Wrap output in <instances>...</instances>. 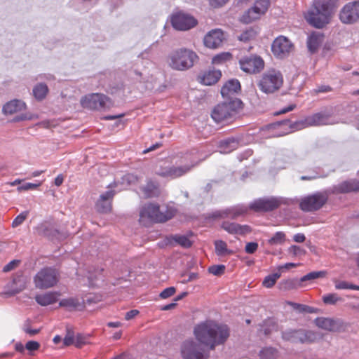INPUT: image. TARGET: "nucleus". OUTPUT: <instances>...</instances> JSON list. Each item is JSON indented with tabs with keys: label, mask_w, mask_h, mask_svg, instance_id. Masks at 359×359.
<instances>
[{
	"label": "nucleus",
	"mask_w": 359,
	"mask_h": 359,
	"mask_svg": "<svg viewBox=\"0 0 359 359\" xmlns=\"http://www.w3.org/2000/svg\"><path fill=\"white\" fill-rule=\"evenodd\" d=\"M194 334L201 344L214 350L216 346L223 344L226 341L229 337V330L226 325L206 320L195 326Z\"/></svg>",
	"instance_id": "1"
},
{
	"label": "nucleus",
	"mask_w": 359,
	"mask_h": 359,
	"mask_svg": "<svg viewBox=\"0 0 359 359\" xmlns=\"http://www.w3.org/2000/svg\"><path fill=\"white\" fill-rule=\"evenodd\" d=\"M338 7V0H315L304 14L307 22L320 29L327 25Z\"/></svg>",
	"instance_id": "2"
},
{
	"label": "nucleus",
	"mask_w": 359,
	"mask_h": 359,
	"mask_svg": "<svg viewBox=\"0 0 359 359\" xmlns=\"http://www.w3.org/2000/svg\"><path fill=\"white\" fill-rule=\"evenodd\" d=\"M176 214V210L170 206L161 207L156 203H147L141 206L139 212V222L144 226L154 224L165 223Z\"/></svg>",
	"instance_id": "3"
},
{
	"label": "nucleus",
	"mask_w": 359,
	"mask_h": 359,
	"mask_svg": "<svg viewBox=\"0 0 359 359\" xmlns=\"http://www.w3.org/2000/svg\"><path fill=\"white\" fill-rule=\"evenodd\" d=\"M198 60L196 53L187 48H180L168 57L169 66L178 71H185L192 67Z\"/></svg>",
	"instance_id": "4"
},
{
	"label": "nucleus",
	"mask_w": 359,
	"mask_h": 359,
	"mask_svg": "<svg viewBox=\"0 0 359 359\" xmlns=\"http://www.w3.org/2000/svg\"><path fill=\"white\" fill-rule=\"evenodd\" d=\"M242 109V101L235 98L216 105L212 111L211 116L215 122L221 123L231 119Z\"/></svg>",
	"instance_id": "5"
},
{
	"label": "nucleus",
	"mask_w": 359,
	"mask_h": 359,
	"mask_svg": "<svg viewBox=\"0 0 359 359\" xmlns=\"http://www.w3.org/2000/svg\"><path fill=\"white\" fill-rule=\"evenodd\" d=\"M283 85V76L279 70L275 69H271L265 72L257 83L259 90L266 94H272L277 92Z\"/></svg>",
	"instance_id": "6"
},
{
	"label": "nucleus",
	"mask_w": 359,
	"mask_h": 359,
	"mask_svg": "<svg viewBox=\"0 0 359 359\" xmlns=\"http://www.w3.org/2000/svg\"><path fill=\"white\" fill-rule=\"evenodd\" d=\"M59 271L53 267H44L34 276L33 281L36 288L46 290L55 286L60 280Z\"/></svg>",
	"instance_id": "7"
},
{
	"label": "nucleus",
	"mask_w": 359,
	"mask_h": 359,
	"mask_svg": "<svg viewBox=\"0 0 359 359\" xmlns=\"http://www.w3.org/2000/svg\"><path fill=\"white\" fill-rule=\"evenodd\" d=\"M329 193L327 191H317L302 198L299 206L304 212H316L327 203Z\"/></svg>",
	"instance_id": "8"
},
{
	"label": "nucleus",
	"mask_w": 359,
	"mask_h": 359,
	"mask_svg": "<svg viewBox=\"0 0 359 359\" xmlns=\"http://www.w3.org/2000/svg\"><path fill=\"white\" fill-rule=\"evenodd\" d=\"M270 6V0H256L254 5L243 13L240 21L249 24L260 19L268 11Z\"/></svg>",
	"instance_id": "9"
},
{
	"label": "nucleus",
	"mask_w": 359,
	"mask_h": 359,
	"mask_svg": "<svg viewBox=\"0 0 359 359\" xmlns=\"http://www.w3.org/2000/svg\"><path fill=\"white\" fill-rule=\"evenodd\" d=\"M303 128H305L304 122L299 121L292 122L290 119L276 122L269 126V129L273 133V137H282Z\"/></svg>",
	"instance_id": "10"
},
{
	"label": "nucleus",
	"mask_w": 359,
	"mask_h": 359,
	"mask_svg": "<svg viewBox=\"0 0 359 359\" xmlns=\"http://www.w3.org/2000/svg\"><path fill=\"white\" fill-rule=\"evenodd\" d=\"M238 63L241 69L250 74H256L261 72L265 66L263 58L256 54L241 57Z\"/></svg>",
	"instance_id": "11"
},
{
	"label": "nucleus",
	"mask_w": 359,
	"mask_h": 359,
	"mask_svg": "<svg viewBox=\"0 0 359 359\" xmlns=\"http://www.w3.org/2000/svg\"><path fill=\"white\" fill-rule=\"evenodd\" d=\"M83 108L89 109H102L111 104L110 99L103 94L93 93L86 95L81 100Z\"/></svg>",
	"instance_id": "12"
},
{
	"label": "nucleus",
	"mask_w": 359,
	"mask_h": 359,
	"mask_svg": "<svg viewBox=\"0 0 359 359\" xmlns=\"http://www.w3.org/2000/svg\"><path fill=\"white\" fill-rule=\"evenodd\" d=\"M294 50V44L285 36L276 37L271 44V52L279 59L287 57Z\"/></svg>",
	"instance_id": "13"
},
{
	"label": "nucleus",
	"mask_w": 359,
	"mask_h": 359,
	"mask_svg": "<svg viewBox=\"0 0 359 359\" xmlns=\"http://www.w3.org/2000/svg\"><path fill=\"white\" fill-rule=\"evenodd\" d=\"M181 353L184 359H207L208 357L201 345L193 339L184 341Z\"/></svg>",
	"instance_id": "14"
},
{
	"label": "nucleus",
	"mask_w": 359,
	"mask_h": 359,
	"mask_svg": "<svg viewBox=\"0 0 359 359\" xmlns=\"http://www.w3.org/2000/svg\"><path fill=\"white\" fill-rule=\"evenodd\" d=\"M339 17L344 24H353L359 21V1L345 4L341 9Z\"/></svg>",
	"instance_id": "15"
},
{
	"label": "nucleus",
	"mask_w": 359,
	"mask_h": 359,
	"mask_svg": "<svg viewBox=\"0 0 359 359\" xmlns=\"http://www.w3.org/2000/svg\"><path fill=\"white\" fill-rule=\"evenodd\" d=\"M282 337L284 340L293 343H311L315 341L317 338L313 332L302 330L284 332Z\"/></svg>",
	"instance_id": "16"
},
{
	"label": "nucleus",
	"mask_w": 359,
	"mask_h": 359,
	"mask_svg": "<svg viewBox=\"0 0 359 359\" xmlns=\"http://www.w3.org/2000/svg\"><path fill=\"white\" fill-rule=\"evenodd\" d=\"M280 199L276 197L260 198L250 203L249 208L255 212H269L279 208Z\"/></svg>",
	"instance_id": "17"
},
{
	"label": "nucleus",
	"mask_w": 359,
	"mask_h": 359,
	"mask_svg": "<svg viewBox=\"0 0 359 359\" xmlns=\"http://www.w3.org/2000/svg\"><path fill=\"white\" fill-rule=\"evenodd\" d=\"M171 23L176 29L188 30L196 25L197 20L189 14L179 12L172 16Z\"/></svg>",
	"instance_id": "18"
},
{
	"label": "nucleus",
	"mask_w": 359,
	"mask_h": 359,
	"mask_svg": "<svg viewBox=\"0 0 359 359\" xmlns=\"http://www.w3.org/2000/svg\"><path fill=\"white\" fill-rule=\"evenodd\" d=\"M116 194L114 190H109L102 194L95 203V209L100 213H109L112 209V201Z\"/></svg>",
	"instance_id": "19"
},
{
	"label": "nucleus",
	"mask_w": 359,
	"mask_h": 359,
	"mask_svg": "<svg viewBox=\"0 0 359 359\" xmlns=\"http://www.w3.org/2000/svg\"><path fill=\"white\" fill-rule=\"evenodd\" d=\"M224 40V32L219 29L210 31L204 37V44L209 48H217L222 46Z\"/></svg>",
	"instance_id": "20"
},
{
	"label": "nucleus",
	"mask_w": 359,
	"mask_h": 359,
	"mask_svg": "<svg viewBox=\"0 0 359 359\" xmlns=\"http://www.w3.org/2000/svg\"><path fill=\"white\" fill-rule=\"evenodd\" d=\"M222 76L220 70L210 69L201 72L197 76V81L205 86L215 85Z\"/></svg>",
	"instance_id": "21"
},
{
	"label": "nucleus",
	"mask_w": 359,
	"mask_h": 359,
	"mask_svg": "<svg viewBox=\"0 0 359 359\" xmlns=\"http://www.w3.org/2000/svg\"><path fill=\"white\" fill-rule=\"evenodd\" d=\"M357 191H359V180H357L344 181L334 186L331 190V193L334 194Z\"/></svg>",
	"instance_id": "22"
},
{
	"label": "nucleus",
	"mask_w": 359,
	"mask_h": 359,
	"mask_svg": "<svg viewBox=\"0 0 359 359\" xmlns=\"http://www.w3.org/2000/svg\"><path fill=\"white\" fill-rule=\"evenodd\" d=\"M194 165L175 167L172 166L163 169L157 172V175L163 177H170L172 179L180 177L191 170Z\"/></svg>",
	"instance_id": "23"
},
{
	"label": "nucleus",
	"mask_w": 359,
	"mask_h": 359,
	"mask_svg": "<svg viewBox=\"0 0 359 359\" xmlns=\"http://www.w3.org/2000/svg\"><path fill=\"white\" fill-rule=\"evenodd\" d=\"M315 324L319 328L330 331L337 332L342 328V323L339 320H335L332 318L319 317L316 318Z\"/></svg>",
	"instance_id": "24"
},
{
	"label": "nucleus",
	"mask_w": 359,
	"mask_h": 359,
	"mask_svg": "<svg viewBox=\"0 0 359 359\" xmlns=\"http://www.w3.org/2000/svg\"><path fill=\"white\" fill-rule=\"evenodd\" d=\"M221 227L231 234H238V235H245L252 231V229L248 225H241L235 222H230L228 221H224L222 222Z\"/></svg>",
	"instance_id": "25"
},
{
	"label": "nucleus",
	"mask_w": 359,
	"mask_h": 359,
	"mask_svg": "<svg viewBox=\"0 0 359 359\" xmlns=\"http://www.w3.org/2000/svg\"><path fill=\"white\" fill-rule=\"evenodd\" d=\"M60 296L59 292H48L35 296V300L39 305L46 306L55 303Z\"/></svg>",
	"instance_id": "26"
},
{
	"label": "nucleus",
	"mask_w": 359,
	"mask_h": 359,
	"mask_svg": "<svg viewBox=\"0 0 359 359\" xmlns=\"http://www.w3.org/2000/svg\"><path fill=\"white\" fill-rule=\"evenodd\" d=\"M59 306L65 308L68 311L81 310L85 307V303L83 300L80 301L78 298L69 297L62 299L59 302Z\"/></svg>",
	"instance_id": "27"
},
{
	"label": "nucleus",
	"mask_w": 359,
	"mask_h": 359,
	"mask_svg": "<svg viewBox=\"0 0 359 359\" xmlns=\"http://www.w3.org/2000/svg\"><path fill=\"white\" fill-rule=\"evenodd\" d=\"M36 230L39 235L47 237L52 240L59 234L58 230L55 229L52 224L48 222L40 224L36 228Z\"/></svg>",
	"instance_id": "28"
},
{
	"label": "nucleus",
	"mask_w": 359,
	"mask_h": 359,
	"mask_svg": "<svg viewBox=\"0 0 359 359\" xmlns=\"http://www.w3.org/2000/svg\"><path fill=\"white\" fill-rule=\"evenodd\" d=\"M329 116L323 113H316L307 117L304 121L305 128L312 126H321L328 123Z\"/></svg>",
	"instance_id": "29"
},
{
	"label": "nucleus",
	"mask_w": 359,
	"mask_h": 359,
	"mask_svg": "<svg viewBox=\"0 0 359 359\" xmlns=\"http://www.w3.org/2000/svg\"><path fill=\"white\" fill-rule=\"evenodd\" d=\"M324 36L322 34L313 32L307 39V47L311 53H316L323 41Z\"/></svg>",
	"instance_id": "30"
},
{
	"label": "nucleus",
	"mask_w": 359,
	"mask_h": 359,
	"mask_svg": "<svg viewBox=\"0 0 359 359\" xmlns=\"http://www.w3.org/2000/svg\"><path fill=\"white\" fill-rule=\"evenodd\" d=\"M240 90V82L237 79H231L225 83L222 86L221 89V94L223 97H227L232 93H237Z\"/></svg>",
	"instance_id": "31"
},
{
	"label": "nucleus",
	"mask_w": 359,
	"mask_h": 359,
	"mask_svg": "<svg viewBox=\"0 0 359 359\" xmlns=\"http://www.w3.org/2000/svg\"><path fill=\"white\" fill-rule=\"evenodd\" d=\"M238 144V141L233 137L221 141L219 144V152L222 154H229L236 149Z\"/></svg>",
	"instance_id": "32"
},
{
	"label": "nucleus",
	"mask_w": 359,
	"mask_h": 359,
	"mask_svg": "<svg viewBox=\"0 0 359 359\" xmlns=\"http://www.w3.org/2000/svg\"><path fill=\"white\" fill-rule=\"evenodd\" d=\"M25 107V104L18 100H11L7 102L3 107V111L6 114H13L22 110Z\"/></svg>",
	"instance_id": "33"
},
{
	"label": "nucleus",
	"mask_w": 359,
	"mask_h": 359,
	"mask_svg": "<svg viewBox=\"0 0 359 359\" xmlns=\"http://www.w3.org/2000/svg\"><path fill=\"white\" fill-rule=\"evenodd\" d=\"M303 286L304 285L301 283L300 280H298L297 279L283 280L278 284V288L282 291L297 290Z\"/></svg>",
	"instance_id": "34"
},
{
	"label": "nucleus",
	"mask_w": 359,
	"mask_h": 359,
	"mask_svg": "<svg viewBox=\"0 0 359 359\" xmlns=\"http://www.w3.org/2000/svg\"><path fill=\"white\" fill-rule=\"evenodd\" d=\"M248 208L243 206L233 207L223 211L221 217H230L231 219H236L238 217L245 214Z\"/></svg>",
	"instance_id": "35"
},
{
	"label": "nucleus",
	"mask_w": 359,
	"mask_h": 359,
	"mask_svg": "<svg viewBox=\"0 0 359 359\" xmlns=\"http://www.w3.org/2000/svg\"><path fill=\"white\" fill-rule=\"evenodd\" d=\"M142 191L147 198L156 196L158 193L157 184L151 181L147 182L146 186L142 188Z\"/></svg>",
	"instance_id": "36"
},
{
	"label": "nucleus",
	"mask_w": 359,
	"mask_h": 359,
	"mask_svg": "<svg viewBox=\"0 0 359 359\" xmlns=\"http://www.w3.org/2000/svg\"><path fill=\"white\" fill-rule=\"evenodd\" d=\"M232 54L229 52H222L215 55L212 59L213 65H222L232 59Z\"/></svg>",
	"instance_id": "37"
},
{
	"label": "nucleus",
	"mask_w": 359,
	"mask_h": 359,
	"mask_svg": "<svg viewBox=\"0 0 359 359\" xmlns=\"http://www.w3.org/2000/svg\"><path fill=\"white\" fill-rule=\"evenodd\" d=\"M48 91V86L44 83L37 84L33 89V94L37 100H43Z\"/></svg>",
	"instance_id": "38"
},
{
	"label": "nucleus",
	"mask_w": 359,
	"mask_h": 359,
	"mask_svg": "<svg viewBox=\"0 0 359 359\" xmlns=\"http://www.w3.org/2000/svg\"><path fill=\"white\" fill-rule=\"evenodd\" d=\"M281 274L279 272L269 274L264 278L262 281V285L266 288L273 287L277 280L280 278Z\"/></svg>",
	"instance_id": "39"
},
{
	"label": "nucleus",
	"mask_w": 359,
	"mask_h": 359,
	"mask_svg": "<svg viewBox=\"0 0 359 359\" xmlns=\"http://www.w3.org/2000/svg\"><path fill=\"white\" fill-rule=\"evenodd\" d=\"M215 252L219 256L224 255H230L233 253L232 250H229L227 248L226 243L223 241H217L215 242Z\"/></svg>",
	"instance_id": "40"
},
{
	"label": "nucleus",
	"mask_w": 359,
	"mask_h": 359,
	"mask_svg": "<svg viewBox=\"0 0 359 359\" xmlns=\"http://www.w3.org/2000/svg\"><path fill=\"white\" fill-rule=\"evenodd\" d=\"M261 359H276L278 356V351L272 347L264 348L259 353Z\"/></svg>",
	"instance_id": "41"
},
{
	"label": "nucleus",
	"mask_w": 359,
	"mask_h": 359,
	"mask_svg": "<svg viewBox=\"0 0 359 359\" xmlns=\"http://www.w3.org/2000/svg\"><path fill=\"white\" fill-rule=\"evenodd\" d=\"M256 36L257 32L255 30L252 28H249L243 32L240 36H238V39L239 41L246 43L254 39Z\"/></svg>",
	"instance_id": "42"
},
{
	"label": "nucleus",
	"mask_w": 359,
	"mask_h": 359,
	"mask_svg": "<svg viewBox=\"0 0 359 359\" xmlns=\"http://www.w3.org/2000/svg\"><path fill=\"white\" fill-rule=\"evenodd\" d=\"M326 275V272L324 271H312L310 272L305 276H302L299 280L301 283L309 281V280H313L317 278H323Z\"/></svg>",
	"instance_id": "43"
},
{
	"label": "nucleus",
	"mask_w": 359,
	"mask_h": 359,
	"mask_svg": "<svg viewBox=\"0 0 359 359\" xmlns=\"http://www.w3.org/2000/svg\"><path fill=\"white\" fill-rule=\"evenodd\" d=\"M13 282V284L18 285L16 288L14 289L15 293H18L26 287V280L22 273L14 277Z\"/></svg>",
	"instance_id": "44"
},
{
	"label": "nucleus",
	"mask_w": 359,
	"mask_h": 359,
	"mask_svg": "<svg viewBox=\"0 0 359 359\" xmlns=\"http://www.w3.org/2000/svg\"><path fill=\"white\" fill-rule=\"evenodd\" d=\"M285 241V234L282 231H278L268 241V243L273 245L283 244Z\"/></svg>",
	"instance_id": "45"
},
{
	"label": "nucleus",
	"mask_w": 359,
	"mask_h": 359,
	"mask_svg": "<svg viewBox=\"0 0 359 359\" xmlns=\"http://www.w3.org/2000/svg\"><path fill=\"white\" fill-rule=\"evenodd\" d=\"M172 238L177 243L184 248H189L192 245L191 241L185 236L175 235Z\"/></svg>",
	"instance_id": "46"
},
{
	"label": "nucleus",
	"mask_w": 359,
	"mask_h": 359,
	"mask_svg": "<svg viewBox=\"0 0 359 359\" xmlns=\"http://www.w3.org/2000/svg\"><path fill=\"white\" fill-rule=\"evenodd\" d=\"M225 266L220 264V265H212L208 268V271L210 273L214 275V276H221L225 272Z\"/></svg>",
	"instance_id": "47"
},
{
	"label": "nucleus",
	"mask_w": 359,
	"mask_h": 359,
	"mask_svg": "<svg viewBox=\"0 0 359 359\" xmlns=\"http://www.w3.org/2000/svg\"><path fill=\"white\" fill-rule=\"evenodd\" d=\"M341 298L339 297L337 294H328L323 297V301L326 304H335L337 302L341 301Z\"/></svg>",
	"instance_id": "48"
},
{
	"label": "nucleus",
	"mask_w": 359,
	"mask_h": 359,
	"mask_svg": "<svg viewBox=\"0 0 359 359\" xmlns=\"http://www.w3.org/2000/svg\"><path fill=\"white\" fill-rule=\"evenodd\" d=\"M335 287L337 290L351 289L354 290H359V285L349 283L346 281H340L335 284Z\"/></svg>",
	"instance_id": "49"
},
{
	"label": "nucleus",
	"mask_w": 359,
	"mask_h": 359,
	"mask_svg": "<svg viewBox=\"0 0 359 359\" xmlns=\"http://www.w3.org/2000/svg\"><path fill=\"white\" fill-rule=\"evenodd\" d=\"M28 216L27 212H22L18 215L13 221L12 226L13 228L17 227L22 224Z\"/></svg>",
	"instance_id": "50"
},
{
	"label": "nucleus",
	"mask_w": 359,
	"mask_h": 359,
	"mask_svg": "<svg viewBox=\"0 0 359 359\" xmlns=\"http://www.w3.org/2000/svg\"><path fill=\"white\" fill-rule=\"evenodd\" d=\"M176 292V289L175 287H169L164 289L159 294V297L161 299H167L170 297H172Z\"/></svg>",
	"instance_id": "51"
},
{
	"label": "nucleus",
	"mask_w": 359,
	"mask_h": 359,
	"mask_svg": "<svg viewBox=\"0 0 359 359\" xmlns=\"http://www.w3.org/2000/svg\"><path fill=\"white\" fill-rule=\"evenodd\" d=\"M41 345L36 341H29L25 344V348L29 351H35L39 349Z\"/></svg>",
	"instance_id": "52"
},
{
	"label": "nucleus",
	"mask_w": 359,
	"mask_h": 359,
	"mask_svg": "<svg viewBox=\"0 0 359 359\" xmlns=\"http://www.w3.org/2000/svg\"><path fill=\"white\" fill-rule=\"evenodd\" d=\"M20 264V261L17 259L12 260L6 265H5L3 268L4 272H8L14 269H15Z\"/></svg>",
	"instance_id": "53"
},
{
	"label": "nucleus",
	"mask_w": 359,
	"mask_h": 359,
	"mask_svg": "<svg viewBox=\"0 0 359 359\" xmlns=\"http://www.w3.org/2000/svg\"><path fill=\"white\" fill-rule=\"evenodd\" d=\"M41 185V183L39 184H33V183H26L20 187H18V191H27V190H29V189H36L39 186Z\"/></svg>",
	"instance_id": "54"
},
{
	"label": "nucleus",
	"mask_w": 359,
	"mask_h": 359,
	"mask_svg": "<svg viewBox=\"0 0 359 359\" xmlns=\"http://www.w3.org/2000/svg\"><path fill=\"white\" fill-rule=\"evenodd\" d=\"M258 244L255 242L248 243L245 245V250L248 254H253L257 251Z\"/></svg>",
	"instance_id": "55"
},
{
	"label": "nucleus",
	"mask_w": 359,
	"mask_h": 359,
	"mask_svg": "<svg viewBox=\"0 0 359 359\" xmlns=\"http://www.w3.org/2000/svg\"><path fill=\"white\" fill-rule=\"evenodd\" d=\"M290 252L292 253L293 255L297 256L299 255H304L306 251L297 245H292L289 248Z\"/></svg>",
	"instance_id": "56"
},
{
	"label": "nucleus",
	"mask_w": 359,
	"mask_h": 359,
	"mask_svg": "<svg viewBox=\"0 0 359 359\" xmlns=\"http://www.w3.org/2000/svg\"><path fill=\"white\" fill-rule=\"evenodd\" d=\"M65 346H70L74 344V337L72 333L68 332L63 339Z\"/></svg>",
	"instance_id": "57"
},
{
	"label": "nucleus",
	"mask_w": 359,
	"mask_h": 359,
	"mask_svg": "<svg viewBox=\"0 0 359 359\" xmlns=\"http://www.w3.org/2000/svg\"><path fill=\"white\" fill-rule=\"evenodd\" d=\"M86 344V339L81 335H77L74 338V345L77 348H81Z\"/></svg>",
	"instance_id": "58"
},
{
	"label": "nucleus",
	"mask_w": 359,
	"mask_h": 359,
	"mask_svg": "<svg viewBox=\"0 0 359 359\" xmlns=\"http://www.w3.org/2000/svg\"><path fill=\"white\" fill-rule=\"evenodd\" d=\"M229 0H210V5L213 8H219L224 6Z\"/></svg>",
	"instance_id": "59"
},
{
	"label": "nucleus",
	"mask_w": 359,
	"mask_h": 359,
	"mask_svg": "<svg viewBox=\"0 0 359 359\" xmlns=\"http://www.w3.org/2000/svg\"><path fill=\"white\" fill-rule=\"evenodd\" d=\"M139 311L136 309L130 310L128 311L125 315V319L126 320H129L135 318L137 315H138Z\"/></svg>",
	"instance_id": "60"
},
{
	"label": "nucleus",
	"mask_w": 359,
	"mask_h": 359,
	"mask_svg": "<svg viewBox=\"0 0 359 359\" xmlns=\"http://www.w3.org/2000/svg\"><path fill=\"white\" fill-rule=\"evenodd\" d=\"M295 108H296V104H291L287 107L283 108V109L280 110L279 111L276 112L275 114L279 115V114H285V113H287V112H289L290 111H292Z\"/></svg>",
	"instance_id": "61"
},
{
	"label": "nucleus",
	"mask_w": 359,
	"mask_h": 359,
	"mask_svg": "<svg viewBox=\"0 0 359 359\" xmlns=\"http://www.w3.org/2000/svg\"><path fill=\"white\" fill-rule=\"evenodd\" d=\"M332 90V88L330 86L323 85V86H319L316 90V92L317 93H328V92H331Z\"/></svg>",
	"instance_id": "62"
},
{
	"label": "nucleus",
	"mask_w": 359,
	"mask_h": 359,
	"mask_svg": "<svg viewBox=\"0 0 359 359\" xmlns=\"http://www.w3.org/2000/svg\"><path fill=\"white\" fill-rule=\"evenodd\" d=\"M294 241L297 243H303L306 240V237L304 233H299L293 236Z\"/></svg>",
	"instance_id": "63"
},
{
	"label": "nucleus",
	"mask_w": 359,
	"mask_h": 359,
	"mask_svg": "<svg viewBox=\"0 0 359 359\" xmlns=\"http://www.w3.org/2000/svg\"><path fill=\"white\" fill-rule=\"evenodd\" d=\"M287 304L290 306H291L293 309H294L296 310H299L301 312L303 311V309L305 306V305H304V304H300L292 302H287Z\"/></svg>",
	"instance_id": "64"
}]
</instances>
